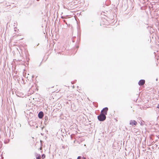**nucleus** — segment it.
<instances>
[{
    "label": "nucleus",
    "mask_w": 159,
    "mask_h": 159,
    "mask_svg": "<svg viewBox=\"0 0 159 159\" xmlns=\"http://www.w3.org/2000/svg\"><path fill=\"white\" fill-rule=\"evenodd\" d=\"M98 118L100 121H103L105 120L106 116L102 113H101V114L98 116Z\"/></svg>",
    "instance_id": "1"
},
{
    "label": "nucleus",
    "mask_w": 159,
    "mask_h": 159,
    "mask_svg": "<svg viewBox=\"0 0 159 159\" xmlns=\"http://www.w3.org/2000/svg\"><path fill=\"white\" fill-rule=\"evenodd\" d=\"M108 110V108L107 107H105L102 110L101 113H102V114L106 116V115L107 114Z\"/></svg>",
    "instance_id": "2"
},
{
    "label": "nucleus",
    "mask_w": 159,
    "mask_h": 159,
    "mask_svg": "<svg viewBox=\"0 0 159 159\" xmlns=\"http://www.w3.org/2000/svg\"><path fill=\"white\" fill-rule=\"evenodd\" d=\"M145 83V80H141L138 82V84L140 86H142Z\"/></svg>",
    "instance_id": "3"
},
{
    "label": "nucleus",
    "mask_w": 159,
    "mask_h": 159,
    "mask_svg": "<svg viewBox=\"0 0 159 159\" xmlns=\"http://www.w3.org/2000/svg\"><path fill=\"white\" fill-rule=\"evenodd\" d=\"M137 124V122L135 120H130L129 124L131 125H136Z\"/></svg>",
    "instance_id": "4"
},
{
    "label": "nucleus",
    "mask_w": 159,
    "mask_h": 159,
    "mask_svg": "<svg viewBox=\"0 0 159 159\" xmlns=\"http://www.w3.org/2000/svg\"><path fill=\"white\" fill-rule=\"evenodd\" d=\"M43 113L42 111L40 112L38 114V117L40 118L41 119L43 118Z\"/></svg>",
    "instance_id": "5"
},
{
    "label": "nucleus",
    "mask_w": 159,
    "mask_h": 159,
    "mask_svg": "<svg viewBox=\"0 0 159 159\" xmlns=\"http://www.w3.org/2000/svg\"><path fill=\"white\" fill-rule=\"evenodd\" d=\"M36 159H41V155L40 154H36Z\"/></svg>",
    "instance_id": "6"
},
{
    "label": "nucleus",
    "mask_w": 159,
    "mask_h": 159,
    "mask_svg": "<svg viewBox=\"0 0 159 159\" xmlns=\"http://www.w3.org/2000/svg\"><path fill=\"white\" fill-rule=\"evenodd\" d=\"M45 157V156L44 154H43L42 155V158L43 159H44Z\"/></svg>",
    "instance_id": "7"
},
{
    "label": "nucleus",
    "mask_w": 159,
    "mask_h": 159,
    "mask_svg": "<svg viewBox=\"0 0 159 159\" xmlns=\"http://www.w3.org/2000/svg\"><path fill=\"white\" fill-rule=\"evenodd\" d=\"M81 157L79 156L77 157V159H81Z\"/></svg>",
    "instance_id": "8"
},
{
    "label": "nucleus",
    "mask_w": 159,
    "mask_h": 159,
    "mask_svg": "<svg viewBox=\"0 0 159 159\" xmlns=\"http://www.w3.org/2000/svg\"><path fill=\"white\" fill-rule=\"evenodd\" d=\"M42 147H40V149L41 150L42 149Z\"/></svg>",
    "instance_id": "9"
},
{
    "label": "nucleus",
    "mask_w": 159,
    "mask_h": 159,
    "mask_svg": "<svg viewBox=\"0 0 159 159\" xmlns=\"http://www.w3.org/2000/svg\"><path fill=\"white\" fill-rule=\"evenodd\" d=\"M157 107L158 108H159V106H158Z\"/></svg>",
    "instance_id": "10"
},
{
    "label": "nucleus",
    "mask_w": 159,
    "mask_h": 159,
    "mask_svg": "<svg viewBox=\"0 0 159 159\" xmlns=\"http://www.w3.org/2000/svg\"><path fill=\"white\" fill-rule=\"evenodd\" d=\"M23 39V38H21V39Z\"/></svg>",
    "instance_id": "11"
},
{
    "label": "nucleus",
    "mask_w": 159,
    "mask_h": 159,
    "mask_svg": "<svg viewBox=\"0 0 159 159\" xmlns=\"http://www.w3.org/2000/svg\"><path fill=\"white\" fill-rule=\"evenodd\" d=\"M84 159H86V158H84Z\"/></svg>",
    "instance_id": "12"
}]
</instances>
